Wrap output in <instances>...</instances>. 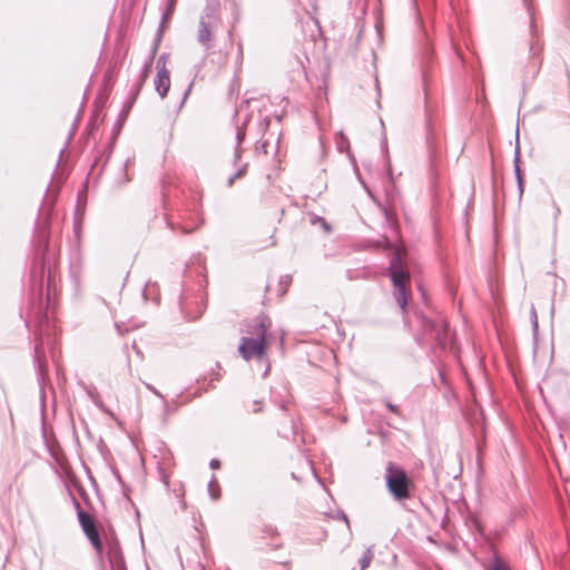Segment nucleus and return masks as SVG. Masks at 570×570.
<instances>
[{
    "label": "nucleus",
    "mask_w": 570,
    "mask_h": 570,
    "mask_svg": "<svg viewBox=\"0 0 570 570\" xmlns=\"http://www.w3.org/2000/svg\"><path fill=\"white\" fill-rule=\"evenodd\" d=\"M247 413H259L263 410V402L261 400H248L245 403Z\"/></svg>",
    "instance_id": "8"
},
{
    "label": "nucleus",
    "mask_w": 570,
    "mask_h": 570,
    "mask_svg": "<svg viewBox=\"0 0 570 570\" xmlns=\"http://www.w3.org/2000/svg\"><path fill=\"white\" fill-rule=\"evenodd\" d=\"M212 465H213V466H217V465H219V462H215V461H213V462H212Z\"/></svg>",
    "instance_id": "20"
},
{
    "label": "nucleus",
    "mask_w": 570,
    "mask_h": 570,
    "mask_svg": "<svg viewBox=\"0 0 570 570\" xmlns=\"http://www.w3.org/2000/svg\"><path fill=\"white\" fill-rule=\"evenodd\" d=\"M403 252L397 249L390 264V273L394 286V297L403 312L406 309L410 297V274L402 263Z\"/></svg>",
    "instance_id": "2"
},
{
    "label": "nucleus",
    "mask_w": 570,
    "mask_h": 570,
    "mask_svg": "<svg viewBox=\"0 0 570 570\" xmlns=\"http://www.w3.org/2000/svg\"><path fill=\"white\" fill-rule=\"evenodd\" d=\"M372 560H373V552L370 549L365 550V552L363 553L362 558L358 561L360 570H365L366 568H368Z\"/></svg>",
    "instance_id": "9"
},
{
    "label": "nucleus",
    "mask_w": 570,
    "mask_h": 570,
    "mask_svg": "<svg viewBox=\"0 0 570 570\" xmlns=\"http://www.w3.org/2000/svg\"><path fill=\"white\" fill-rule=\"evenodd\" d=\"M212 465H213V466H217V465H219V462H215V461H213V462H212Z\"/></svg>",
    "instance_id": "19"
},
{
    "label": "nucleus",
    "mask_w": 570,
    "mask_h": 570,
    "mask_svg": "<svg viewBox=\"0 0 570 570\" xmlns=\"http://www.w3.org/2000/svg\"><path fill=\"white\" fill-rule=\"evenodd\" d=\"M272 321L267 315H259L249 325L248 336L240 340L238 352L245 361L262 360L268 348V336Z\"/></svg>",
    "instance_id": "1"
},
{
    "label": "nucleus",
    "mask_w": 570,
    "mask_h": 570,
    "mask_svg": "<svg viewBox=\"0 0 570 570\" xmlns=\"http://www.w3.org/2000/svg\"><path fill=\"white\" fill-rule=\"evenodd\" d=\"M39 240L45 244V246H47L48 240H49V233H48L46 227L40 229V232H39Z\"/></svg>",
    "instance_id": "11"
},
{
    "label": "nucleus",
    "mask_w": 570,
    "mask_h": 570,
    "mask_svg": "<svg viewBox=\"0 0 570 570\" xmlns=\"http://www.w3.org/2000/svg\"><path fill=\"white\" fill-rule=\"evenodd\" d=\"M212 465H213V466H217V465H219V462H215V461H213V462H212Z\"/></svg>",
    "instance_id": "18"
},
{
    "label": "nucleus",
    "mask_w": 570,
    "mask_h": 570,
    "mask_svg": "<svg viewBox=\"0 0 570 570\" xmlns=\"http://www.w3.org/2000/svg\"><path fill=\"white\" fill-rule=\"evenodd\" d=\"M531 314H532V317H533L534 326L537 327L538 326V318H537V312H535V309L533 307H532Z\"/></svg>",
    "instance_id": "12"
},
{
    "label": "nucleus",
    "mask_w": 570,
    "mask_h": 570,
    "mask_svg": "<svg viewBox=\"0 0 570 570\" xmlns=\"http://www.w3.org/2000/svg\"><path fill=\"white\" fill-rule=\"evenodd\" d=\"M198 40L202 45L209 47L213 40V32L208 23L200 21L198 28Z\"/></svg>",
    "instance_id": "5"
},
{
    "label": "nucleus",
    "mask_w": 570,
    "mask_h": 570,
    "mask_svg": "<svg viewBox=\"0 0 570 570\" xmlns=\"http://www.w3.org/2000/svg\"><path fill=\"white\" fill-rule=\"evenodd\" d=\"M387 406H389V409H390L392 412L397 413V406H395V405H393V404H389Z\"/></svg>",
    "instance_id": "15"
},
{
    "label": "nucleus",
    "mask_w": 570,
    "mask_h": 570,
    "mask_svg": "<svg viewBox=\"0 0 570 570\" xmlns=\"http://www.w3.org/2000/svg\"><path fill=\"white\" fill-rule=\"evenodd\" d=\"M78 519L81 529L85 533L92 531L97 528L94 518L82 510L78 511Z\"/></svg>",
    "instance_id": "6"
},
{
    "label": "nucleus",
    "mask_w": 570,
    "mask_h": 570,
    "mask_svg": "<svg viewBox=\"0 0 570 570\" xmlns=\"http://www.w3.org/2000/svg\"><path fill=\"white\" fill-rule=\"evenodd\" d=\"M488 570H510V568L504 562L497 560L491 564V567Z\"/></svg>",
    "instance_id": "10"
},
{
    "label": "nucleus",
    "mask_w": 570,
    "mask_h": 570,
    "mask_svg": "<svg viewBox=\"0 0 570 570\" xmlns=\"http://www.w3.org/2000/svg\"><path fill=\"white\" fill-rule=\"evenodd\" d=\"M560 213H561L560 207L556 206V219L559 217Z\"/></svg>",
    "instance_id": "17"
},
{
    "label": "nucleus",
    "mask_w": 570,
    "mask_h": 570,
    "mask_svg": "<svg viewBox=\"0 0 570 570\" xmlns=\"http://www.w3.org/2000/svg\"><path fill=\"white\" fill-rule=\"evenodd\" d=\"M386 485L393 497L397 500H404L410 497L409 485L410 480L407 479L403 469L389 464L386 473Z\"/></svg>",
    "instance_id": "3"
},
{
    "label": "nucleus",
    "mask_w": 570,
    "mask_h": 570,
    "mask_svg": "<svg viewBox=\"0 0 570 570\" xmlns=\"http://www.w3.org/2000/svg\"><path fill=\"white\" fill-rule=\"evenodd\" d=\"M156 90L161 97H165L170 87V77L168 70L163 67L158 69L155 80Z\"/></svg>",
    "instance_id": "4"
},
{
    "label": "nucleus",
    "mask_w": 570,
    "mask_h": 570,
    "mask_svg": "<svg viewBox=\"0 0 570 570\" xmlns=\"http://www.w3.org/2000/svg\"><path fill=\"white\" fill-rule=\"evenodd\" d=\"M86 537L88 538V540L90 541V543L92 544L94 549L96 550V552L101 556L102 553V542L100 540V535H99V532L97 530V528L92 531H89L87 533H85Z\"/></svg>",
    "instance_id": "7"
},
{
    "label": "nucleus",
    "mask_w": 570,
    "mask_h": 570,
    "mask_svg": "<svg viewBox=\"0 0 570 570\" xmlns=\"http://www.w3.org/2000/svg\"><path fill=\"white\" fill-rule=\"evenodd\" d=\"M283 566H284L287 570H291L292 563H291V561H285V562H283Z\"/></svg>",
    "instance_id": "16"
},
{
    "label": "nucleus",
    "mask_w": 570,
    "mask_h": 570,
    "mask_svg": "<svg viewBox=\"0 0 570 570\" xmlns=\"http://www.w3.org/2000/svg\"><path fill=\"white\" fill-rule=\"evenodd\" d=\"M342 519H343V521L345 523V527H346L347 531L351 532L350 522H348V519L346 518V515H343Z\"/></svg>",
    "instance_id": "13"
},
{
    "label": "nucleus",
    "mask_w": 570,
    "mask_h": 570,
    "mask_svg": "<svg viewBox=\"0 0 570 570\" xmlns=\"http://www.w3.org/2000/svg\"><path fill=\"white\" fill-rule=\"evenodd\" d=\"M242 175H243V171H238V173L236 174V176L229 180V185H232V184L234 183V179H235V178H239Z\"/></svg>",
    "instance_id": "14"
}]
</instances>
